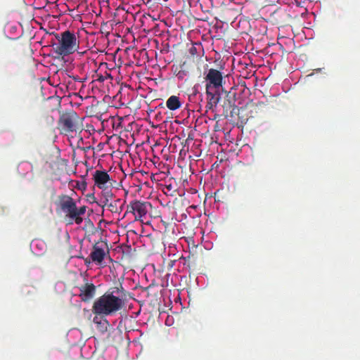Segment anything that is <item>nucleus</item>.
I'll return each instance as SVG.
<instances>
[{"label": "nucleus", "mask_w": 360, "mask_h": 360, "mask_svg": "<svg viewBox=\"0 0 360 360\" xmlns=\"http://www.w3.org/2000/svg\"><path fill=\"white\" fill-rule=\"evenodd\" d=\"M124 290L120 284L118 287L112 288V291L108 290L100 296L93 303L92 312L100 316H108L116 314L124 305L123 300L114 294H123Z\"/></svg>", "instance_id": "f257e3e1"}, {"label": "nucleus", "mask_w": 360, "mask_h": 360, "mask_svg": "<svg viewBox=\"0 0 360 360\" xmlns=\"http://www.w3.org/2000/svg\"><path fill=\"white\" fill-rule=\"evenodd\" d=\"M58 205L65 216L70 219L69 224L75 222L79 225L83 221V217L86 210V206L77 207L76 202L69 195H60L58 196Z\"/></svg>", "instance_id": "f03ea898"}, {"label": "nucleus", "mask_w": 360, "mask_h": 360, "mask_svg": "<svg viewBox=\"0 0 360 360\" xmlns=\"http://www.w3.org/2000/svg\"><path fill=\"white\" fill-rule=\"evenodd\" d=\"M84 117H81L73 110L63 112L58 120V129L65 134L80 133L84 129Z\"/></svg>", "instance_id": "7ed1b4c3"}, {"label": "nucleus", "mask_w": 360, "mask_h": 360, "mask_svg": "<svg viewBox=\"0 0 360 360\" xmlns=\"http://www.w3.org/2000/svg\"><path fill=\"white\" fill-rule=\"evenodd\" d=\"M58 43L53 45L56 53L59 56H68L77 51L79 41L76 34L69 30L60 33L58 38Z\"/></svg>", "instance_id": "20e7f679"}, {"label": "nucleus", "mask_w": 360, "mask_h": 360, "mask_svg": "<svg viewBox=\"0 0 360 360\" xmlns=\"http://www.w3.org/2000/svg\"><path fill=\"white\" fill-rule=\"evenodd\" d=\"M108 254H109V250L107 243L101 241L96 243L93 245L89 257L96 264L104 267L105 264H104L103 261Z\"/></svg>", "instance_id": "39448f33"}, {"label": "nucleus", "mask_w": 360, "mask_h": 360, "mask_svg": "<svg viewBox=\"0 0 360 360\" xmlns=\"http://www.w3.org/2000/svg\"><path fill=\"white\" fill-rule=\"evenodd\" d=\"M205 80L206 82L205 88L209 87L213 89H219L225 83L223 73L214 68L208 70L205 76Z\"/></svg>", "instance_id": "423d86ee"}, {"label": "nucleus", "mask_w": 360, "mask_h": 360, "mask_svg": "<svg viewBox=\"0 0 360 360\" xmlns=\"http://www.w3.org/2000/svg\"><path fill=\"white\" fill-rule=\"evenodd\" d=\"M151 207L149 202L133 200L127 205V212H131L135 216V220H142L148 213V208Z\"/></svg>", "instance_id": "0eeeda50"}, {"label": "nucleus", "mask_w": 360, "mask_h": 360, "mask_svg": "<svg viewBox=\"0 0 360 360\" xmlns=\"http://www.w3.org/2000/svg\"><path fill=\"white\" fill-rule=\"evenodd\" d=\"M93 180L94 185L98 188L112 187L114 183H115V181L105 170H96L93 174Z\"/></svg>", "instance_id": "6e6552de"}, {"label": "nucleus", "mask_w": 360, "mask_h": 360, "mask_svg": "<svg viewBox=\"0 0 360 360\" xmlns=\"http://www.w3.org/2000/svg\"><path fill=\"white\" fill-rule=\"evenodd\" d=\"M292 101V93L281 92L274 99V108L278 110L288 108Z\"/></svg>", "instance_id": "1a4fd4ad"}, {"label": "nucleus", "mask_w": 360, "mask_h": 360, "mask_svg": "<svg viewBox=\"0 0 360 360\" xmlns=\"http://www.w3.org/2000/svg\"><path fill=\"white\" fill-rule=\"evenodd\" d=\"M205 89L207 100L206 108L214 112L220 100V94L219 92V89H213L209 87Z\"/></svg>", "instance_id": "9d476101"}, {"label": "nucleus", "mask_w": 360, "mask_h": 360, "mask_svg": "<svg viewBox=\"0 0 360 360\" xmlns=\"http://www.w3.org/2000/svg\"><path fill=\"white\" fill-rule=\"evenodd\" d=\"M79 297L83 302L90 301L96 294V286L93 283H86L79 288Z\"/></svg>", "instance_id": "9b49d317"}, {"label": "nucleus", "mask_w": 360, "mask_h": 360, "mask_svg": "<svg viewBox=\"0 0 360 360\" xmlns=\"http://www.w3.org/2000/svg\"><path fill=\"white\" fill-rule=\"evenodd\" d=\"M111 187H107L105 188H101V199L100 200L99 205L102 207H105L108 205V202L112 200L114 197V194L110 188Z\"/></svg>", "instance_id": "f8f14e48"}, {"label": "nucleus", "mask_w": 360, "mask_h": 360, "mask_svg": "<svg viewBox=\"0 0 360 360\" xmlns=\"http://www.w3.org/2000/svg\"><path fill=\"white\" fill-rule=\"evenodd\" d=\"M166 106L170 110H176L181 107V102L177 96H171L166 101Z\"/></svg>", "instance_id": "ddd939ff"}, {"label": "nucleus", "mask_w": 360, "mask_h": 360, "mask_svg": "<svg viewBox=\"0 0 360 360\" xmlns=\"http://www.w3.org/2000/svg\"><path fill=\"white\" fill-rule=\"evenodd\" d=\"M124 206V202H122V200L117 198L113 201L108 202V205H106L105 207H108V210L112 213H120L122 212Z\"/></svg>", "instance_id": "4468645a"}, {"label": "nucleus", "mask_w": 360, "mask_h": 360, "mask_svg": "<svg viewBox=\"0 0 360 360\" xmlns=\"http://www.w3.org/2000/svg\"><path fill=\"white\" fill-rule=\"evenodd\" d=\"M282 92L286 91V94L291 92V81L290 79H285L282 83Z\"/></svg>", "instance_id": "2eb2a0df"}, {"label": "nucleus", "mask_w": 360, "mask_h": 360, "mask_svg": "<svg viewBox=\"0 0 360 360\" xmlns=\"http://www.w3.org/2000/svg\"><path fill=\"white\" fill-rule=\"evenodd\" d=\"M195 51H196V49H195V47H194V46H192V47L190 49V53H191V54H194V53H195Z\"/></svg>", "instance_id": "dca6fc26"}, {"label": "nucleus", "mask_w": 360, "mask_h": 360, "mask_svg": "<svg viewBox=\"0 0 360 360\" xmlns=\"http://www.w3.org/2000/svg\"><path fill=\"white\" fill-rule=\"evenodd\" d=\"M98 80L101 81V82H103L105 80V78L103 77H100Z\"/></svg>", "instance_id": "f3484780"}, {"label": "nucleus", "mask_w": 360, "mask_h": 360, "mask_svg": "<svg viewBox=\"0 0 360 360\" xmlns=\"http://www.w3.org/2000/svg\"><path fill=\"white\" fill-rule=\"evenodd\" d=\"M294 3L296 4L297 6L300 7V2H298L297 0H294Z\"/></svg>", "instance_id": "a211bd4d"}, {"label": "nucleus", "mask_w": 360, "mask_h": 360, "mask_svg": "<svg viewBox=\"0 0 360 360\" xmlns=\"http://www.w3.org/2000/svg\"><path fill=\"white\" fill-rule=\"evenodd\" d=\"M90 263V261H88V259H85V264Z\"/></svg>", "instance_id": "6ab92c4d"}]
</instances>
